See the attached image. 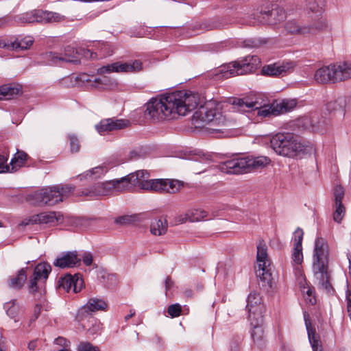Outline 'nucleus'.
<instances>
[{"label": "nucleus", "mask_w": 351, "mask_h": 351, "mask_svg": "<svg viewBox=\"0 0 351 351\" xmlns=\"http://www.w3.org/2000/svg\"><path fill=\"white\" fill-rule=\"evenodd\" d=\"M199 103L198 94L190 90L176 91L160 99H152L147 104L145 114L154 122L171 120L186 115L195 110Z\"/></svg>", "instance_id": "nucleus-1"}, {"label": "nucleus", "mask_w": 351, "mask_h": 351, "mask_svg": "<svg viewBox=\"0 0 351 351\" xmlns=\"http://www.w3.org/2000/svg\"><path fill=\"white\" fill-rule=\"evenodd\" d=\"M329 248L327 241L323 237H317L313 256V271L318 287L326 293L332 291L330 274L328 270Z\"/></svg>", "instance_id": "nucleus-2"}, {"label": "nucleus", "mask_w": 351, "mask_h": 351, "mask_svg": "<svg viewBox=\"0 0 351 351\" xmlns=\"http://www.w3.org/2000/svg\"><path fill=\"white\" fill-rule=\"evenodd\" d=\"M269 162V158L266 156H245L226 160L221 163L219 168L228 174H241L261 169Z\"/></svg>", "instance_id": "nucleus-3"}, {"label": "nucleus", "mask_w": 351, "mask_h": 351, "mask_svg": "<svg viewBox=\"0 0 351 351\" xmlns=\"http://www.w3.org/2000/svg\"><path fill=\"white\" fill-rule=\"evenodd\" d=\"M261 60L256 56H247L241 61H236L221 66L216 71L217 80L228 79L239 75L254 71L260 65Z\"/></svg>", "instance_id": "nucleus-4"}, {"label": "nucleus", "mask_w": 351, "mask_h": 351, "mask_svg": "<svg viewBox=\"0 0 351 351\" xmlns=\"http://www.w3.org/2000/svg\"><path fill=\"white\" fill-rule=\"evenodd\" d=\"M254 22L274 25L284 21L286 18L285 12L276 4L264 1L252 13L250 14Z\"/></svg>", "instance_id": "nucleus-5"}, {"label": "nucleus", "mask_w": 351, "mask_h": 351, "mask_svg": "<svg viewBox=\"0 0 351 351\" xmlns=\"http://www.w3.org/2000/svg\"><path fill=\"white\" fill-rule=\"evenodd\" d=\"M147 176L139 179V189L149 192L158 193H176L180 191V182L171 179H149L150 174L147 171Z\"/></svg>", "instance_id": "nucleus-6"}, {"label": "nucleus", "mask_w": 351, "mask_h": 351, "mask_svg": "<svg viewBox=\"0 0 351 351\" xmlns=\"http://www.w3.org/2000/svg\"><path fill=\"white\" fill-rule=\"evenodd\" d=\"M195 124L200 123H212L215 125H224L226 119L221 112V105L215 101H210L200 108L193 115Z\"/></svg>", "instance_id": "nucleus-7"}, {"label": "nucleus", "mask_w": 351, "mask_h": 351, "mask_svg": "<svg viewBox=\"0 0 351 351\" xmlns=\"http://www.w3.org/2000/svg\"><path fill=\"white\" fill-rule=\"evenodd\" d=\"M232 105L234 110L241 112L258 110L257 114L263 117H267L270 115H278V112H276L277 109L275 102L261 106H258L256 101L250 100L248 98H235L233 100Z\"/></svg>", "instance_id": "nucleus-8"}, {"label": "nucleus", "mask_w": 351, "mask_h": 351, "mask_svg": "<svg viewBox=\"0 0 351 351\" xmlns=\"http://www.w3.org/2000/svg\"><path fill=\"white\" fill-rule=\"evenodd\" d=\"M58 193V186H49L34 192L30 197L36 205L53 206L62 202Z\"/></svg>", "instance_id": "nucleus-9"}, {"label": "nucleus", "mask_w": 351, "mask_h": 351, "mask_svg": "<svg viewBox=\"0 0 351 351\" xmlns=\"http://www.w3.org/2000/svg\"><path fill=\"white\" fill-rule=\"evenodd\" d=\"M18 20L21 23H53L62 21L63 16L53 12L34 10L19 15Z\"/></svg>", "instance_id": "nucleus-10"}, {"label": "nucleus", "mask_w": 351, "mask_h": 351, "mask_svg": "<svg viewBox=\"0 0 351 351\" xmlns=\"http://www.w3.org/2000/svg\"><path fill=\"white\" fill-rule=\"evenodd\" d=\"M256 261L258 269L257 276L262 280L269 282L271 279V262L268 258L267 246L263 241H260L257 245Z\"/></svg>", "instance_id": "nucleus-11"}, {"label": "nucleus", "mask_w": 351, "mask_h": 351, "mask_svg": "<svg viewBox=\"0 0 351 351\" xmlns=\"http://www.w3.org/2000/svg\"><path fill=\"white\" fill-rule=\"evenodd\" d=\"M143 70V63L139 60H130L125 62H117L101 67L100 74L106 73H137Z\"/></svg>", "instance_id": "nucleus-12"}, {"label": "nucleus", "mask_w": 351, "mask_h": 351, "mask_svg": "<svg viewBox=\"0 0 351 351\" xmlns=\"http://www.w3.org/2000/svg\"><path fill=\"white\" fill-rule=\"evenodd\" d=\"M77 50L75 47L67 46L61 52H48L45 54V58L50 65L62 66L64 62H76L77 59Z\"/></svg>", "instance_id": "nucleus-13"}, {"label": "nucleus", "mask_w": 351, "mask_h": 351, "mask_svg": "<svg viewBox=\"0 0 351 351\" xmlns=\"http://www.w3.org/2000/svg\"><path fill=\"white\" fill-rule=\"evenodd\" d=\"M326 21L322 18L318 21L315 26L309 25L300 26L298 23L295 21H289L285 25V29L289 33L302 35L313 34L320 30L326 29Z\"/></svg>", "instance_id": "nucleus-14"}, {"label": "nucleus", "mask_w": 351, "mask_h": 351, "mask_svg": "<svg viewBox=\"0 0 351 351\" xmlns=\"http://www.w3.org/2000/svg\"><path fill=\"white\" fill-rule=\"evenodd\" d=\"M145 176H147V170H138L120 179L114 180V191L122 192L132 186L139 188V179Z\"/></svg>", "instance_id": "nucleus-15"}, {"label": "nucleus", "mask_w": 351, "mask_h": 351, "mask_svg": "<svg viewBox=\"0 0 351 351\" xmlns=\"http://www.w3.org/2000/svg\"><path fill=\"white\" fill-rule=\"evenodd\" d=\"M107 307V302L104 300L97 298H90L86 304L78 310L76 319L79 322H82L92 312L106 311Z\"/></svg>", "instance_id": "nucleus-16"}, {"label": "nucleus", "mask_w": 351, "mask_h": 351, "mask_svg": "<svg viewBox=\"0 0 351 351\" xmlns=\"http://www.w3.org/2000/svg\"><path fill=\"white\" fill-rule=\"evenodd\" d=\"M344 194V190L341 186H335L333 190L332 219L337 223L341 222L346 215V207L342 203Z\"/></svg>", "instance_id": "nucleus-17"}, {"label": "nucleus", "mask_w": 351, "mask_h": 351, "mask_svg": "<svg viewBox=\"0 0 351 351\" xmlns=\"http://www.w3.org/2000/svg\"><path fill=\"white\" fill-rule=\"evenodd\" d=\"M246 308L249 313L250 320L257 319L259 322L263 320V306L261 303V298L258 293L252 292L248 295Z\"/></svg>", "instance_id": "nucleus-18"}, {"label": "nucleus", "mask_w": 351, "mask_h": 351, "mask_svg": "<svg viewBox=\"0 0 351 351\" xmlns=\"http://www.w3.org/2000/svg\"><path fill=\"white\" fill-rule=\"evenodd\" d=\"M83 284V280L79 274H66L58 280L59 289H62L66 292L72 291L75 293L81 291Z\"/></svg>", "instance_id": "nucleus-19"}, {"label": "nucleus", "mask_w": 351, "mask_h": 351, "mask_svg": "<svg viewBox=\"0 0 351 351\" xmlns=\"http://www.w3.org/2000/svg\"><path fill=\"white\" fill-rule=\"evenodd\" d=\"M129 124L128 120L110 118L101 120L95 125V128L100 134H104L106 132L125 128Z\"/></svg>", "instance_id": "nucleus-20"}, {"label": "nucleus", "mask_w": 351, "mask_h": 351, "mask_svg": "<svg viewBox=\"0 0 351 351\" xmlns=\"http://www.w3.org/2000/svg\"><path fill=\"white\" fill-rule=\"evenodd\" d=\"M51 271V265L46 263H41L36 265L34 269L33 277L30 278L29 282V289L32 293L38 291L37 282L38 280H46L49 273Z\"/></svg>", "instance_id": "nucleus-21"}, {"label": "nucleus", "mask_w": 351, "mask_h": 351, "mask_svg": "<svg viewBox=\"0 0 351 351\" xmlns=\"http://www.w3.org/2000/svg\"><path fill=\"white\" fill-rule=\"evenodd\" d=\"M33 43V38L32 36H27L24 37H18L14 41H1L0 47L5 48L8 50L20 51L29 49Z\"/></svg>", "instance_id": "nucleus-22"}, {"label": "nucleus", "mask_w": 351, "mask_h": 351, "mask_svg": "<svg viewBox=\"0 0 351 351\" xmlns=\"http://www.w3.org/2000/svg\"><path fill=\"white\" fill-rule=\"evenodd\" d=\"M335 83L351 78V60L332 64Z\"/></svg>", "instance_id": "nucleus-23"}, {"label": "nucleus", "mask_w": 351, "mask_h": 351, "mask_svg": "<svg viewBox=\"0 0 351 351\" xmlns=\"http://www.w3.org/2000/svg\"><path fill=\"white\" fill-rule=\"evenodd\" d=\"M293 136L292 133H278L271 138V147L276 154L282 156V151L290 145Z\"/></svg>", "instance_id": "nucleus-24"}, {"label": "nucleus", "mask_w": 351, "mask_h": 351, "mask_svg": "<svg viewBox=\"0 0 351 351\" xmlns=\"http://www.w3.org/2000/svg\"><path fill=\"white\" fill-rule=\"evenodd\" d=\"M81 258L78 256L76 251L68 252L58 257L54 265L60 268H71L80 265Z\"/></svg>", "instance_id": "nucleus-25"}, {"label": "nucleus", "mask_w": 351, "mask_h": 351, "mask_svg": "<svg viewBox=\"0 0 351 351\" xmlns=\"http://www.w3.org/2000/svg\"><path fill=\"white\" fill-rule=\"evenodd\" d=\"M295 64L292 61L283 62L282 63H275L269 64L263 68V73L271 76L280 75L284 73L293 69Z\"/></svg>", "instance_id": "nucleus-26"}, {"label": "nucleus", "mask_w": 351, "mask_h": 351, "mask_svg": "<svg viewBox=\"0 0 351 351\" xmlns=\"http://www.w3.org/2000/svg\"><path fill=\"white\" fill-rule=\"evenodd\" d=\"M114 191V180L99 182L94 185L90 189L83 191L86 196L106 195Z\"/></svg>", "instance_id": "nucleus-27"}, {"label": "nucleus", "mask_w": 351, "mask_h": 351, "mask_svg": "<svg viewBox=\"0 0 351 351\" xmlns=\"http://www.w3.org/2000/svg\"><path fill=\"white\" fill-rule=\"evenodd\" d=\"M332 64L328 66H324L317 69L314 74V80L320 84H326L328 83H335L333 79V71Z\"/></svg>", "instance_id": "nucleus-28"}, {"label": "nucleus", "mask_w": 351, "mask_h": 351, "mask_svg": "<svg viewBox=\"0 0 351 351\" xmlns=\"http://www.w3.org/2000/svg\"><path fill=\"white\" fill-rule=\"evenodd\" d=\"M108 79L106 77L102 78H95L91 80L90 76L86 73H82L75 77V82L79 86H83L86 83H90V86L96 88H104L108 83Z\"/></svg>", "instance_id": "nucleus-29"}, {"label": "nucleus", "mask_w": 351, "mask_h": 351, "mask_svg": "<svg viewBox=\"0 0 351 351\" xmlns=\"http://www.w3.org/2000/svg\"><path fill=\"white\" fill-rule=\"evenodd\" d=\"M251 325L253 326L251 337L254 343L258 348H263L265 344L264 339V330L262 328V322L257 319L250 320Z\"/></svg>", "instance_id": "nucleus-30"}, {"label": "nucleus", "mask_w": 351, "mask_h": 351, "mask_svg": "<svg viewBox=\"0 0 351 351\" xmlns=\"http://www.w3.org/2000/svg\"><path fill=\"white\" fill-rule=\"evenodd\" d=\"M208 217V213L202 208H191L186 211L184 217L180 216L179 221L184 223L186 221L197 222L204 220Z\"/></svg>", "instance_id": "nucleus-31"}, {"label": "nucleus", "mask_w": 351, "mask_h": 351, "mask_svg": "<svg viewBox=\"0 0 351 351\" xmlns=\"http://www.w3.org/2000/svg\"><path fill=\"white\" fill-rule=\"evenodd\" d=\"M58 219L55 212H43L32 215V221L36 222L37 224L55 225Z\"/></svg>", "instance_id": "nucleus-32"}, {"label": "nucleus", "mask_w": 351, "mask_h": 351, "mask_svg": "<svg viewBox=\"0 0 351 351\" xmlns=\"http://www.w3.org/2000/svg\"><path fill=\"white\" fill-rule=\"evenodd\" d=\"M110 167H108L106 163H104L101 165L97 166L86 171L83 174L80 175L79 177L80 180H96L104 176L108 171Z\"/></svg>", "instance_id": "nucleus-33"}, {"label": "nucleus", "mask_w": 351, "mask_h": 351, "mask_svg": "<svg viewBox=\"0 0 351 351\" xmlns=\"http://www.w3.org/2000/svg\"><path fill=\"white\" fill-rule=\"evenodd\" d=\"M305 147L300 141H297L294 136L290 142V145L288 148H285L282 151V156L287 157H295L300 155L301 153L304 152Z\"/></svg>", "instance_id": "nucleus-34"}, {"label": "nucleus", "mask_w": 351, "mask_h": 351, "mask_svg": "<svg viewBox=\"0 0 351 351\" xmlns=\"http://www.w3.org/2000/svg\"><path fill=\"white\" fill-rule=\"evenodd\" d=\"M87 323H82V326L90 335H94L100 332L101 324L99 320L90 315L87 316Z\"/></svg>", "instance_id": "nucleus-35"}, {"label": "nucleus", "mask_w": 351, "mask_h": 351, "mask_svg": "<svg viewBox=\"0 0 351 351\" xmlns=\"http://www.w3.org/2000/svg\"><path fill=\"white\" fill-rule=\"evenodd\" d=\"M27 158V155L26 153L23 151H18L10 161L9 172L16 171L24 165Z\"/></svg>", "instance_id": "nucleus-36"}, {"label": "nucleus", "mask_w": 351, "mask_h": 351, "mask_svg": "<svg viewBox=\"0 0 351 351\" xmlns=\"http://www.w3.org/2000/svg\"><path fill=\"white\" fill-rule=\"evenodd\" d=\"M306 327L308 333V337L313 351H323L321 341L319 337L316 336L315 330L311 328V324L306 320Z\"/></svg>", "instance_id": "nucleus-37"}, {"label": "nucleus", "mask_w": 351, "mask_h": 351, "mask_svg": "<svg viewBox=\"0 0 351 351\" xmlns=\"http://www.w3.org/2000/svg\"><path fill=\"white\" fill-rule=\"evenodd\" d=\"M21 88L12 85L5 84L0 86V100L10 99L13 96L18 95Z\"/></svg>", "instance_id": "nucleus-38"}, {"label": "nucleus", "mask_w": 351, "mask_h": 351, "mask_svg": "<svg viewBox=\"0 0 351 351\" xmlns=\"http://www.w3.org/2000/svg\"><path fill=\"white\" fill-rule=\"evenodd\" d=\"M299 284L306 301L312 305L315 304L316 302V299L313 295L312 288L307 285L306 279L301 276Z\"/></svg>", "instance_id": "nucleus-39"}, {"label": "nucleus", "mask_w": 351, "mask_h": 351, "mask_svg": "<svg viewBox=\"0 0 351 351\" xmlns=\"http://www.w3.org/2000/svg\"><path fill=\"white\" fill-rule=\"evenodd\" d=\"M27 279L25 269L23 268L19 271L18 274L15 277L10 279L9 287L12 289H21Z\"/></svg>", "instance_id": "nucleus-40"}, {"label": "nucleus", "mask_w": 351, "mask_h": 351, "mask_svg": "<svg viewBox=\"0 0 351 351\" xmlns=\"http://www.w3.org/2000/svg\"><path fill=\"white\" fill-rule=\"evenodd\" d=\"M275 103L277 109L276 112H278V114L292 110L297 105L295 99H284L280 102L275 101Z\"/></svg>", "instance_id": "nucleus-41"}, {"label": "nucleus", "mask_w": 351, "mask_h": 351, "mask_svg": "<svg viewBox=\"0 0 351 351\" xmlns=\"http://www.w3.org/2000/svg\"><path fill=\"white\" fill-rule=\"evenodd\" d=\"M346 104V99L341 97L328 102L326 104V108L330 112H339L341 114H344Z\"/></svg>", "instance_id": "nucleus-42"}, {"label": "nucleus", "mask_w": 351, "mask_h": 351, "mask_svg": "<svg viewBox=\"0 0 351 351\" xmlns=\"http://www.w3.org/2000/svg\"><path fill=\"white\" fill-rule=\"evenodd\" d=\"M167 230L166 221L155 219L151 223L150 231L154 235H162L165 234Z\"/></svg>", "instance_id": "nucleus-43"}, {"label": "nucleus", "mask_w": 351, "mask_h": 351, "mask_svg": "<svg viewBox=\"0 0 351 351\" xmlns=\"http://www.w3.org/2000/svg\"><path fill=\"white\" fill-rule=\"evenodd\" d=\"M323 6V0H309L308 3V9L315 13H322Z\"/></svg>", "instance_id": "nucleus-44"}, {"label": "nucleus", "mask_w": 351, "mask_h": 351, "mask_svg": "<svg viewBox=\"0 0 351 351\" xmlns=\"http://www.w3.org/2000/svg\"><path fill=\"white\" fill-rule=\"evenodd\" d=\"M292 260L295 265H297V269H299V265L303 261V254H302V247H293V250L292 252Z\"/></svg>", "instance_id": "nucleus-45"}, {"label": "nucleus", "mask_w": 351, "mask_h": 351, "mask_svg": "<svg viewBox=\"0 0 351 351\" xmlns=\"http://www.w3.org/2000/svg\"><path fill=\"white\" fill-rule=\"evenodd\" d=\"M56 186H58V193L60 194V197L62 199V202L64 198L67 197L74 191V188L71 185H57Z\"/></svg>", "instance_id": "nucleus-46"}, {"label": "nucleus", "mask_w": 351, "mask_h": 351, "mask_svg": "<svg viewBox=\"0 0 351 351\" xmlns=\"http://www.w3.org/2000/svg\"><path fill=\"white\" fill-rule=\"evenodd\" d=\"M77 351H100L97 346H93L88 341H81L76 348Z\"/></svg>", "instance_id": "nucleus-47"}, {"label": "nucleus", "mask_w": 351, "mask_h": 351, "mask_svg": "<svg viewBox=\"0 0 351 351\" xmlns=\"http://www.w3.org/2000/svg\"><path fill=\"white\" fill-rule=\"evenodd\" d=\"M304 232L302 229L298 228L293 233V247H302V243L303 240Z\"/></svg>", "instance_id": "nucleus-48"}, {"label": "nucleus", "mask_w": 351, "mask_h": 351, "mask_svg": "<svg viewBox=\"0 0 351 351\" xmlns=\"http://www.w3.org/2000/svg\"><path fill=\"white\" fill-rule=\"evenodd\" d=\"M182 307L179 304H174L169 306L167 313L171 317H176L180 315Z\"/></svg>", "instance_id": "nucleus-49"}, {"label": "nucleus", "mask_w": 351, "mask_h": 351, "mask_svg": "<svg viewBox=\"0 0 351 351\" xmlns=\"http://www.w3.org/2000/svg\"><path fill=\"white\" fill-rule=\"evenodd\" d=\"M71 151L73 153L77 152L80 150V143L77 138L74 135H69Z\"/></svg>", "instance_id": "nucleus-50"}, {"label": "nucleus", "mask_w": 351, "mask_h": 351, "mask_svg": "<svg viewBox=\"0 0 351 351\" xmlns=\"http://www.w3.org/2000/svg\"><path fill=\"white\" fill-rule=\"evenodd\" d=\"M7 160V157L0 154V173L10 171V166L6 164Z\"/></svg>", "instance_id": "nucleus-51"}, {"label": "nucleus", "mask_w": 351, "mask_h": 351, "mask_svg": "<svg viewBox=\"0 0 351 351\" xmlns=\"http://www.w3.org/2000/svg\"><path fill=\"white\" fill-rule=\"evenodd\" d=\"M106 278H107V282L104 281L103 282L105 284L106 287H110L116 284L117 278L114 274H108L106 275ZM104 278H105V276H104Z\"/></svg>", "instance_id": "nucleus-52"}, {"label": "nucleus", "mask_w": 351, "mask_h": 351, "mask_svg": "<svg viewBox=\"0 0 351 351\" xmlns=\"http://www.w3.org/2000/svg\"><path fill=\"white\" fill-rule=\"evenodd\" d=\"M54 343L57 345L62 346V348L69 347L70 343L69 341L61 337L56 338L54 341Z\"/></svg>", "instance_id": "nucleus-53"}, {"label": "nucleus", "mask_w": 351, "mask_h": 351, "mask_svg": "<svg viewBox=\"0 0 351 351\" xmlns=\"http://www.w3.org/2000/svg\"><path fill=\"white\" fill-rule=\"evenodd\" d=\"M41 312V306L38 304H36L34 308L33 316L31 321H35L40 315Z\"/></svg>", "instance_id": "nucleus-54"}, {"label": "nucleus", "mask_w": 351, "mask_h": 351, "mask_svg": "<svg viewBox=\"0 0 351 351\" xmlns=\"http://www.w3.org/2000/svg\"><path fill=\"white\" fill-rule=\"evenodd\" d=\"M82 261H83V263L86 265V266H89L92 264L93 263V257H92V255L90 254H86L83 257H82Z\"/></svg>", "instance_id": "nucleus-55"}, {"label": "nucleus", "mask_w": 351, "mask_h": 351, "mask_svg": "<svg viewBox=\"0 0 351 351\" xmlns=\"http://www.w3.org/2000/svg\"><path fill=\"white\" fill-rule=\"evenodd\" d=\"M32 216L29 217V218L23 219L20 223V225L23 226H26L29 225L37 224L36 222H34L33 221H32Z\"/></svg>", "instance_id": "nucleus-56"}, {"label": "nucleus", "mask_w": 351, "mask_h": 351, "mask_svg": "<svg viewBox=\"0 0 351 351\" xmlns=\"http://www.w3.org/2000/svg\"><path fill=\"white\" fill-rule=\"evenodd\" d=\"M165 285L166 291H167L168 289H169L170 288H171L173 287V282L169 277H167L165 281Z\"/></svg>", "instance_id": "nucleus-57"}, {"label": "nucleus", "mask_w": 351, "mask_h": 351, "mask_svg": "<svg viewBox=\"0 0 351 351\" xmlns=\"http://www.w3.org/2000/svg\"><path fill=\"white\" fill-rule=\"evenodd\" d=\"M128 217H120L119 218H117L115 219V223H120V224H125L128 221Z\"/></svg>", "instance_id": "nucleus-58"}, {"label": "nucleus", "mask_w": 351, "mask_h": 351, "mask_svg": "<svg viewBox=\"0 0 351 351\" xmlns=\"http://www.w3.org/2000/svg\"><path fill=\"white\" fill-rule=\"evenodd\" d=\"M37 346V342L36 341H30L29 343H28V348L30 350H35V348H36Z\"/></svg>", "instance_id": "nucleus-59"}, {"label": "nucleus", "mask_w": 351, "mask_h": 351, "mask_svg": "<svg viewBox=\"0 0 351 351\" xmlns=\"http://www.w3.org/2000/svg\"><path fill=\"white\" fill-rule=\"evenodd\" d=\"M239 345L238 343H232L230 345V351H239Z\"/></svg>", "instance_id": "nucleus-60"}, {"label": "nucleus", "mask_w": 351, "mask_h": 351, "mask_svg": "<svg viewBox=\"0 0 351 351\" xmlns=\"http://www.w3.org/2000/svg\"><path fill=\"white\" fill-rule=\"evenodd\" d=\"M135 315V311L134 310H130V314L127 315L125 317V321H128L130 318H132L134 315Z\"/></svg>", "instance_id": "nucleus-61"}, {"label": "nucleus", "mask_w": 351, "mask_h": 351, "mask_svg": "<svg viewBox=\"0 0 351 351\" xmlns=\"http://www.w3.org/2000/svg\"><path fill=\"white\" fill-rule=\"evenodd\" d=\"M0 351H5V341L2 338L0 339Z\"/></svg>", "instance_id": "nucleus-62"}, {"label": "nucleus", "mask_w": 351, "mask_h": 351, "mask_svg": "<svg viewBox=\"0 0 351 351\" xmlns=\"http://www.w3.org/2000/svg\"><path fill=\"white\" fill-rule=\"evenodd\" d=\"M58 351H71L69 347H64L59 350Z\"/></svg>", "instance_id": "nucleus-63"}, {"label": "nucleus", "mask_w": 351, "mask_h": 351, "mask_svg": "<svg viewBox=\"0 0 351 351\" xmlns=\"http://www.w3.org/2000/svg\"><path fill=\"white\" fill-rule=\"evenodd\" d=\"M99 45H100L102 47V49L104 48V49H106V48L108 47V45L105 43H99Z\"/></svg>", "instance_id": "nucleus-64"}]
</instances>
